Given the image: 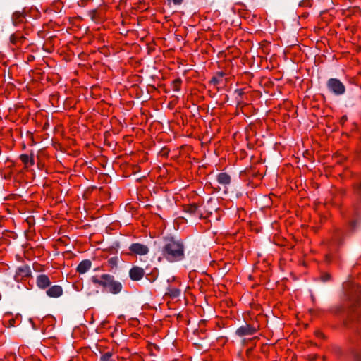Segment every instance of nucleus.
Here are the masks:
<instances>
[{
	"label": "nucleus",
	"instance_id": "21",
	"mask_svg": "<svg viewBox=\"0 0 361 361\" xmlns=\"http://www.w3.org/2000/svg\"><path fill=\"white\" fill-rule=\"evenodd\" d=\"M15 322H16L15 319H13V318L10 319L8 320V326H9V327L14 326H15Z\"/></svg>",
	"mask_w": 361,
	"mask_h": 361
},
{
	"label": "nucleus",
	"instance_id": "19",
	"mask_svg": "<svg viewBox=\"0 0 361 361\" xmlns=\"http://www.w3.org/2000/svg\"><path fill=\"white\" fill-rule=\"evenodd\" d=\"M13 18L15 23L16 22L17 20H18V22H20L23 20V16L20 13L16 12L13 14Z\"/></svg>",
	"mask_w": 361,
	"mask_h": 361
},
{
	"label": "nucleus",
	"instance_id": "11",
	"mask_svg": "<svg viewBox=\"0 0 361 361\" xmlns=\"http://www.w3.org/2000/svg\"><path fill=\"white\" fill-rule=\"evenodd\" d=\"M50 283L49 277L45 274H40L37 278V284L40 288L44 289L49 286Z\"/></svg>",
	"mask_w": 361,
	"mask_h": 361
},
{
	"label": "nucleus",
	"instance_id": "10",
	"mask_svg": "<svg viewBox=\"0 0 361 361\" xmlns=\"http://www.w3.org/2000/svg\"><path fill=\"white\" fill-rule=\"evenodd\" d=\"M47 294L51 298H59L63 294V289L61 286L54 285L48 288Z\"/></svg>",
	"mask_w": 361,
	"mask_h": 361
},
{
	"label": "nucleus",
	"instance_id": "13",
	"mask_svg": "<svg viewBox=\"0 0 361 361\" xmlns=\"http://www.w3.org/2000/svg\"><path fill=\"white\" fill-rule=\"evenodd\" d=\"M231 176L226 173H220L217 176V181L221 185H228L231 183Z\"/></svg>",
	"mask_w": 361,
	"mask_h": 361
},
{
	"label": "nucleus",
	"instance_id": "18",
	"mask_svg": "<svg viewBox=\"0 0 361 361\" xmlns=\"http://www.w3.org/2000/svg\"><path fill=\"white\" fill-rule=\"evenodd\" d=\"M0 361H16V355L14 354H9L6 355L4 359Z\"/></svg>",
	"mask_w": 361,
	"mask_h": 361
},
{
	"label": "nucleus",
	"instance_id": "22",
	"mask_svg": "<svg viewBox=\"0 0 361 361\" xmlns=\"http://www.w3.org/2000/svg\"><path fill=\"white\" fill-rule=\"evenodd\" d=\"M173 2L176 5H180L183 2V0H173Z\"/></svg>",
	"mask_w": 361,
	"mask_h": 361
},
{
	"label": "nucleus",
	"instance_id": "7",
	"mask_svg": "<svg viewBox=\"0 0 361 361\" xmlns=\"http://www.w3.org/2000/svg\"><path fill=\"white\" fill-rule=\"evenodd\" d=\"M145 275V270L137 266H133L129 271V276L132 281L141 280Z\"/></svg>",
	"mask_w": 361,
	"mask_h": 361
},
{
	"label": "nucleus",
	"instance_id": "17",
	"mask_svg": "<svg viewBox=\"0 0 361 361\" xmlns=\"http://www.w3.org/2000/svg\"><path fill=\"white\" fill-rule=\"evenodd\" d=\"M168 294L172 298H177L180 294V290L176 288H169Z\"/></svg>",
	"mask_w": 361,
	"mask_h": 361
},
{
	"label": "nucleus",
	"instance_id": "1",
	"mask_svg": "<svg viewBox=\"0 0 361 361\" xmlns=\"http://www.w3.org/2000/svg\"><path fill=\"white\" fill-rule=\"evenodd\" d=\"M185 257V247L183 243L174 238L167 239L161 247L158 260H166L173 263L181 261Z\"/></svg>",
	"mask_w": 361,
	"mask_h": 361
},
{
	"label": "nucleus",
	"instance_id": "23",
	"mask_svg": "<svg viewBox=\"0 0 361 361\" xmlns=\"http://www.w3.org/2000/svg\"><path fill=\"white\" fill-rule=\"evenodd\" d=\"M11 41L13 42V43H15L16 42V38L14 37V35H12L11 37Z\"/></svg>",
	"mask_w": 361,
	"mask_h": 361
},
{
	"label": "nucleus",
	"instance_id": "20",
	"mask_svg": "<svg viewBox=\"0 0 361 361\" xmlns=\"http://www.w3.org/2000/svg\"><path fill=\"white\" fill-rule=\"evenodd\" d=\"M343 310V307L341 305H336L334 307V310H332L334 313H338L341 312Z\"/></svg>",
	"mask_w": 361,
	"mask_h": 361
},
{
	"label": "nucleus",
	"instance_id": "4",
	"mask_svg": "<svg viewBox=\"0 0 361 361\" xmlns=\"http://www.w3.org/2000/svg\"><path fill=\"white\" fill-rule=\"evenodd\" d=\"M361 312V305L359 301H356L355 302H352L350 305L349 309L348 310V320L346 321L345 324L348 325V322L349 321H353L359 318Z\"/></svg>",
	"mask_w": 361,
	"mask_h": 361
},
{
	"label": "nucleus",
	"instance_id": "5",
	"mask_svg": "<svg viewBox=\"0 0 361 361\" xmlns=\"http://www.w3.org/2000/svg\"><path fill=\"white\" fill-rule=\"evenodd\" d=\"M129 250L132 253L138 255H145L149 252V248L147 245L138 243L131 244Z\"/></svg>",
	"mask_w": 361,
	"mask_h": 361
},
{
	"label": "nucleus",
	"instance_id": "12",
	"mask_svg": "<svg viewBox=\"0 0 361 361\" xmlns=\"http://www.w3.org/2000/svg\"><path fill=\"white\" fill-rule=\"evenodd\" d=\"M91 266H92L91 261L89 259H85V260H82L78 264L76 270L79 274H85L91 268Z\"/></svg>",
	"mask_w": 361,
	"mask_h": 361
},
{
	"label": "nucleus",
	"instance_id": "3",
	"mask_svg": "<svg viewBox=\"0 0 361 361\" xmlns=\"http://www.w3.org/2000/svg\"><path fill=\"white\" fill-rule=\"evenodd\" d=\"M327 87L331 92L337 95L343 94L345 90L344 85L336 78L329 79Z\"/></svg>",
	"mask_w": 361,
	"mask_h": 361
},
{
	"label": "nucleus",
	"instance_id": "16",
	"mask_svg": "<svg viewBox=\"0 0 361 361\" xmlns=\"http://www.w3.org/2000/svg\"><path fill=\"white\" fill-rule=\"evenodd\" d=\"M113 354L111 352H106L102 355L100 357V361H115L112 358Z\"/></svg>",
	"mask_w": 361,
	"mask_h": 361
},
{
	"label": "nucleus",
	"instance_id": "14",
	"mask_svg": "<svg viewBox=\"0 0 361 361\" xmlns=\"http://www.w3.org/2000/svg\"><path fill=\"white\" fill-rule=\"evenodd\" d=\"M20 159L25 164V167L32 166L35 164L33 155L21 154Z\"/></svg>",
	"mask_w": 361,
	"mask_h": 361
},
{
	"label": "nucleus",
	"instance_id": "9",
	"mask_svg": "<svg viewBox=\"0 0 361 361\" xmlns=\"http://www.w3.org/2000/svg\"><path fill=\"white\" fill-rule=\"evenodd\" d=\"M184 211L191 216L201 219L202 214L200 210V206L195 203L187 204L184 207Z\"/></svg>",
	"mask_w": 361,
	"mask_h": 361
},
{
	"label": "nucleus",
	"instance_id": "2",
	"mask_svg": "<svg viewBox=\"0 0 361 361\" xmlns=\"http://www.w3.org/2000/svg\"><path fill=\"white\" fill-rule=\"evenodd\" d=\"M90 280L94 285L102 287L114 295L120 293L123 288L121 283L115 280L114 276L109 274L92 276Z\"/></svg>",
	"mask_w": 361,
	"mask_h": 361
},
{
	"label": "nucleus",
	"instance_id": "6",
	"mask_svg": "<svg viewBox=\"0 0 361 361\" xmlns=\"http://www.w3.org/2000/svg\"><path fill=\"white\" fill-rule=\"evenodd\" d=\"M31 275V269L28 265H23L19 267L15 274V280L19 281L24 278H27Z\"/></svg>",
	"mask_w": 361,
	"mask_h": 361
},
{
	"label": "nucleus",
	"instance_id": "15",
	"mask_svg": "<svg viewBox=\"0 0 361 361\" xmlns=\"http://www.w3.org/2000/svg\"><path fill=\"white\" fill-rule=\"evenodd\" d=\"M181 82L182 81L180 78L174 80L171 85L172 90L178 92L180 90Z\"/></svg>",
	"mask_w": 361,
	"mask_h": 361
},
{
	"label": "nucleus",
	"instance_id": "8",
	"mask_svg": "<svg viewBox=\"0 0 361 361\" xmlns=\"http://www.w3.org/2000/svg\"><path fill=\"white\" fill-rule=\"evenodd\" d=\"M257 332V329L250 324L241 326L236 330L238 336H251Z\"/></svg>",
	"mask_w": 361,
	"mask_h": 361
}]
</instances>
